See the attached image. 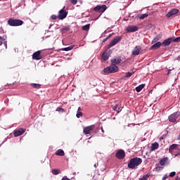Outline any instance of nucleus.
<instances>
[{
	"label": "nucleus",
	"mask_w": 180,
	"mask_h": 180,
	"mask_svg": "<svg viewBox=\"0 0 180 180\" xmlns=\"http://www.w3.org/2000/svg\"><path fill=\"white\" fill-rule=\"evenodd\" d=\"M112 65L110 67L105 68L103 71L105 74H112L117 72L119 71V67L117 66V64L122 63V58H113L111 60Z\"/></svg>",
	"instance_id": "obj_1"
},
{
	"label": "nucleus",
	"mask_w": 180,
	"mask_h": 180,
	"mask_svg": "<svg viewBox=\"0 0 180 180\" xmlns=\"http://www.w3.org/2000/svg\"><path fill=\"white\" fill-rule=\"evenodd\" d=\"M141 162H143V160L139 157L131 158L128 162V168H130V169H136Z\"/></svg>",
	"instance_id": "obj_2"
},
{
	"label": "nucleus",
	"mask_w": 180,
	"mask_h": 180,
	"mask_svg": "<svg viewBox=\"0 0 180 180\" xmlns=\"http://www.w3.org/2000/svg\"><path fill=\"white\" fill-rule=\"evenodd\" d=\"M8 25L12 27L22 26L24 22L22 20L10 18L8 22Z\"/></svg>",
	"instance_id": "obj_3"
},
{
	"label": "nucleus",
	"mask_w": 180,
	"mask_h": 180,
	"mask_svg": "<svg viewBox=\"0 0 180 180\" xmlns=\"http://www.w3.org/2000/svg\"><path fill=\"white\" fill-rule=\"evenodd\" d=\"M180 117V111H177L176 112H174L173 114H171L169 117V122L171 123H175L176 122V119Z\"/></svg>",
	"instance_id": "obj_4"
},
{
	"label": "nucleus",
	"mask_w": 180,
	"mask_h": 180,
	"mask_svg": "<svg viewBox=\"0 0 180 180\" xmlns=\"http://www.w3.org/2000/svg\"><path fill=\"white\" fill-rule=\"evenodd\" d=\"M67 15H68V12L65 11V7H63L58 14V19H60V20H63L67 18Z\"/></svg>",
	"instance_id": "obj_5"
},
{
	"label": "nucleus",
	"mask_w": 180,
	"mask_h": 180,
	"mask_svg": "<svg viewBox=\"0 0 180 180\" xmlns=\"http://www.w3.org/2000/svg\"><path fill=\"white\" fill-rule=\"evenodd\" d=\"M107 9L108 6H106V5H98L94 8L93 11H94V12H98V13H103V12H105V11H106Z\"/></svg>",
	"instance_id": "obj_6"
},
{
	"label": "nucleus",
	"mask_w": 180,
	"mask_h": 180,
	"mask_svg": "<svg viewBox=\"0 0 180 180\" xmlns=\"http://www.w3.org/2000/svg\"><path fill=\"white\" fill-rule=\"evenodd\" d=\"M122 37L117 36L110 42V44L108 46V49H110V47H113V46H116L119 41H121Z\"/></svg>",
	"instance_id": "obj_7"
},
{
	"label": "nucleus",
	"mask_w": 180,
	"mask_h": 180,
	"mask_svg": "<svg viewBox=\"0 0 180 180\" xmlns=\"http://www.w3.org/2000/svg\"><path fill=\"white\" fill-rule=\"evenodd\" d=\"M116 158L118 160H123L126 157V153L122 149L119 150L115 154Z\"/></svg>",
	"instance_id": "obj_8"
},
{
	"label": "nucleus",
	"mask_w": 180,
	"mask_h": 180,
	"mask_svg": "<svg viewBox=\"0 0 180 180\" xmlns=\"http://www.w3.org/2000/svg\"><path fill=\"white\" fill-rule=\"evenodd\" d=\"M43 56H41V51H37L32 54V60H41Z\"/></svg>",
	"instance_id": "obj_9"
},
{
	"label": "nucleus",
	"mask_w": 180,
	"mask_h": 180,
	"mask_svg": "<svg viewBox=\"0 0 180 180\" xmlns=\"http://www.w3.org/2000/svg\"><path fill=\"white\" fill-rule=\"evenodd\" d=\"M94 129H95V126L94 124L90 125L83 129V133H84V134H90L91 131H92Z\"/></svg>",
	"instance_id": "obj_10"
},
{
	"label": "nucleus",
	"mask_w": 180,
	"mask_h": 180,
	"mask_svg": "<svg viewBox=\"0 0 180 180\" xmlns=\"http://www.w3.org/2000/svg\"><path fill=\"white\" fill-rule=\"evenodd\" d=\"M141 51V46L140 45L136 46L132 50V56H139Z\"/></svg>",
	"instance_id": "obj_11"
},
{
	"label": "nucleus",
	"mask_w": 180,
	"mask_h": 180,
	"mask_svg": "<svg viewBox=\"0 0 180 180\" xmlns=\"http://www.w3.org/2000/svg\"><path fill=\"white\" fill-rule=\"evenodd\" d=\"M179 10L178 8H173L166 15V18H171V16L176 15V13H179Z\"/></svg>",
	"instance_id": "obj_12"
},
{
	"label": "nucleus",
	"mask_w": 180,
	"mask_h": 180,
	"mask_svg": "<svg viewBox=\"0 0 180 180\" xmlns=\"http://www.w3.org/2000/svg\"><path fill=\"white\" fill-rule=\"evenodd\" d=\"M25 131H26V130L23 128H20L18 130H15L14 131V137H19V136H22Z\"/></svg>",
	"instance_id": "obj_13"
},
{
	"label": "nucleus",
	"mask_w": 180,
	"mask_h": 180,
	"mask_svg": "<svg viewBox=\"0 0 180 180\" xmlns=\"http://www.w3.org/2000/svg\"><path fill=\"white\" fill-rule=\"evenodd\" d=\"M137 30H139V27L134 25L129 26L127 28V32H128L129 33H133L134 32H137Z\"/></svg>",
	"instance_id": "obj_14"
},
{
	"label": "nucleus",
	"mask_w": 180,
	"mask_h": 180,
	"mask_svg": "<svg viewBox=\"0 0 180 180\" xmlns=\"http://www.w3.org/2000/svg\"><path fill=\"white\" fill-rule=\"evenodd\" d=\"M171 43H172V37H169L164 40V41L162 43V46H163V47H167L169 46Z\"/></svg>",
	"instance_id": "obj_15"
},
{
	"label": "nucleus",
	"mask_w": 180,
	"mask_h": 180,
	"mask_svg": "<svg viewBox=\"0 0 180 180\" xmlns=\"http://www.w3.org/2000/svg\"><path fill=\"white\" fill-rule=\"evenodd\" d=\"M178 150V144L176 143H174L169 147V153H170V154H172V153H174V150Z\"/></svg>",
	"instance_id": "obj_16"
},
{
	"label": "nucleus",
	"mask_w": 180,
	"mask_h": 180,
	"mask_svg": "<svg viewBox=\"0 0 180 180\" xmlns=\"http://www.w3.org/2000/svg\"><path fill=\"white\" fill-rule=\"evenodd\" d=\"M161 46H162V44H161V42L158 41V42L155 43V44H153L150 47V50H157V49H160V47H161Z\"/></svg>",
	"instance_id": "obj_17"
},
{
	"label": "nucleus",
	"mask_w": 180,
	"mask_h": 180,
	"mask_svg": "<svg viewBox=\"0 0 180 180\" xmlns=\"http://www.w3.org/2000/svg\"><path fill=\"white\" fill-rule=\"evenodd\" d=\"M168 162V158H163L160 160V165L164 167Z\"/></svg>",
	"instance_id": "obj_18"
},
{
	"label": "nucleus",
	"mask_w": 180,
	"mask_h": 180,
	"mask_svg": "<svg viewBox=\"0 0 180 180\" xmlns=\"http://www.w3.org/2000/svg\"><path fill=\"white\" fill-rule=\"evenodd\" d=\"M8 42L5 40V38H3L0 36V46H2V44H4L6 49H8Z\"/></svg>",
	"instance_id": "obj_19"
},
{
	"label": "nucleus",
	"mask_w": 180,
	"mask_h": 180,
	"mask_svg": "<svg viewBox=\"0 0 180 180\" xmlns=\"http://www.w3.org/2000/svg\"><path fill=\"white\" fill-rule=\"evenodd\" d=\"M56 155L64 157V155H65V153H64V150H63V149H59L56 152Z\"/></svg>",
	"instance_id": "obj_20"
},
{
	"label": "nucleus",
	"mask_w": 180,
	"mask_h": 180,
	"mask_svg": "<svg viewBox=\"0 0 180 180\" xmlns=\"http://www.w3.org/2000/svg\"><path fill=\"white\" fill-rule=\"evenodd\" d=\"M101 58H102V60H103L104 61H106L107 60L109 59V53H108L107 52H104V53L102 54Z\"/></svg>",
	"instance_id": "obj_21"
},
{
	"label": "nucleus",
	"mask_w": 180,
	"mask_h": 180,
	"mask_svg": "<svg viewBox=\"0 0 180 180\" xmlns=\"http://www.w3.org/2000/svg\"><path fill=\"white\" fill-rule=\"evenodd\" d=\"M158 147H160V144H158V143L155 142V143H152L151 144L152 151H154V150H157V148H158Z\"/></svg>",
	"instance_id": "obj_22"
},
{
	"label": "nucleus",
	"mask_w": 180,
	"mask_h": 180,
	"mask_svg": "<svg viewBox=\"0 0 180 180\" xmlns=\"http://www.w3.org/2000/svg\"><path fill=\"white\" fill-rule=\"evenodd\" d=\"M60 32L63 34L67 33V32H70V27L66 26V27H63V28H60Z\"/></svg>",
	"instance_id": "obj_23"
},
{
	"label": "nucleus",
	"mask_w": 180,
	"mask_h": 180,
	"mask_svg": "<svg viewBox=\"0 0 180 180\" xmlns=\"http://www.w3.org/2000/svg\"><path fill=\"white\" fill-rule=\"evenodd\" d=\"M30 85L32 88H35V89H40L41 88V84H40L32 83Z\"/></svg>",
	"instance_id": "obj_24"
},
{
	"label": "nucleus",
	"mask_w": 180,
	"mask_h": 180,
	"mask_svg": "<svg viewBox=\"0 0 180 180\" xmlns=\"http://www.w3.org/2000/svg\"><path fill=\"white\" fill-rule=\"evenodd\" d=\"M144 86H146V84H142L136 87V92H141V91L143 89V88H144Z\"/></svg>",
	"instance_id": "obj_25"
},
{
	"label": "nucleus",
	"mask_w": 180,
	"mask_h": 180,
	"mask_svg": "<svg viewBox=\"0 0 180 180\" xmlns=\"http://www.w3.org/2000/svg\"><path fill=\"white\" fill-rule=\"evenodd\" d=\"M162 37L161 35H158L156 36L152 41V44H154V43H157V41H158V40H161V38Z\"/></svg>",
	"instance_id": "obj_26"
},
{
	"label": "nucleus",
	"mask_w": 180,
	"mask_h": 180,
	"mask_svg": "<svg viewBox=\"0 0 180 180\" xmlns=\"http://www.w3.org/2000/svg\"><path fill=\"white\" fill-rule=\"evenodd\" d=\"M139 19H146V18H148V14L145 13V14H141L138 15Z\"/></svg>",
	"instance_id": "obj_27"
},
{
	"label": "nucleus",
	"mask_w": 180,
	"mask_h": 180,
	"mask_svg": "<svg viewBox=\"0 0 180 180\" xmlns=\"http://www.w3.org/2000/svg\"><path fill=\"white\" fill-rule=\"evenodd\" d=\"M172 41H174V43H179L180 37H176V38L175 37H172Z\"/></svg>",
	"instance_id": "obj_28"
},
{
	"label": "nucleus",
	"mask_w": 180,
	"mask_h": 180,
	"mask_svg": "<svg viewBox=\"0 0 180 180\" xmlns=\"http://www.w3.org/2000/svg\"><path fill=\"white\" fill-rule=\"evenodd\" d=\"M51 172L53 175H58V174H60V169H53L51 170Z\"/></svg>",
	"instance_id": "obj_29"
},
{
	"label": "nucleus",
	"mask_w": 180,
	"mask_h": 180,
	"mask_svg": "<svg viewBox=\"0 0 180 180\" xmlns=\"http://www.w3.org/2000/svg\"><path fill=\"white\" fill-rule=\"evenodd\" d=\"M90 27H91V24H87L86 25H84L82 27V30H84L85 32H86V30H88Z\"/></svg>",
	"instance_id": "obj_30"
},
{
	"label": "nucleus",
	"mask_w": 180,
	"mask_h": 180,
	"mask_svg": "<svg viewBox=\"0 0 180 180\" xmlns=\"http://www.w3.org/2000/svg\"><path fill=\"white\" fill-rule=\"evenodd\" d=\"M74 49V46H70L68 47L64 48L63 51H70Z\"/></svg>",
	"instance_id": "obj_31"
},
{
	"label": "nucleus",
	"mask_w": 180,
	"mask_h": 180,
	"mask_svg": "<svg viewBox=\"0 0 180 180\" xmlns=\"http://www.w3.org/2000/svg\"><path fill=\"white\" fill-rule=\"evenodd\" d=\"M76 116H77V119H79V117H82V116H83L82 112L77 111Z\"/></svg>",
	"instance_id": "obj_32"
},
{
	"label": "nucleus",
	"mask_w": 180,
	"mask_h": 180,
	"mask_svg": "<svg viewBox=\"0 0 180 180\" xmlns=\"http://www.w3.org/2000/svg\"><path fill=\"white\" fill-rule=\"evenodd\" d=\"M134 74V72H128L125 74V78H130V77H131V75H133Z\"/></svg>",
	"instance_id": "obj_33"
},
{
	"label": "nucleus",
	"mask_w": 180,
	"mask_h": 180,
	"mask_svg": "<svg viewBox=\"0 0 180 180\" xmlns=\"http://www.w3.org/2000/svg\"><path fill=\"white\" fill-rule=\"evenodd\" d=\"M56 112H62V113H63V112H65V110H64V108L58 107V108H56Z\"/></svg>",
	"instance_id": "obj_34"
},
{
	"label": "nucleus",
	"mask_w": 180,
	"mask_h": 180,
	"mask_svg": "<svg viewBox=\"0 0 180 180\" xmlns=\"http://www.w3.org/2000/svg\"><path fill=\"white\" fill-rule=\"evenodd\" d=\"M112 37V34H109L105 39H104L103 40V43H105V41H106L107 40H109V39H110Z\"/></svg>",
	"instance_id": "obj_35"
},
{
	"label": "nucleus",
	"mask_w": 180,
	"mask_h": 180,
	"mask_svg": "<svg viewBox=\"0 0 180 180\" xmlns=\"http://www.w3.org/2000/svg\"><path fill=\"white\" fill-rule=\"evenodd\" d=\"M70 2L72 4V5H77L78 0H70Z\"/></svg>",
	"instance_id": "obj_36"
},
{
	"label": "nucleus",
	"mask_w": 180,
	"mask_h": 180,
	"mask_svg": "<svg viewBox=\"0 0 180 180\" xmlns=\"http://www.w3.org/2000/svg\"><path fill=\"white\" fill-rule=\"evenodd\" d=\"M119 108V105H115L114 107H113V108H112V110H115V112H117V108Z\"/></svg>",
	"instance_id": "obj_37"
},
{
	"label": "nucleus",
	"mask_w": 180,
	"mask_h": 180,
	"mask_svg": "<svg viewBox=\"0 0 180 180\" xmlns=\"http://www.w3.org/2000/svg\"><path fill=\"white\" fill-rule=\"evenodd\" d=\"M51 19H52V20H56L57 19V15H52L51 16Z\"/></svg>",
	"instance_id": "obj_38"
},
{
	"label": "nucleus",
	"mask_w": 180,
	"mask_h": 180,
	"mask_svg": "<svg viewBox=\"0 0 180 180\" xmlns=\"http://www.w3.org/2000/svg\"><path fill=\"white\" fill-rule=\"evenodd\" d=\"M176 172H171V173L169 174L170 178H173V176H174V175H176Z\"/></svg>",
	"instance_id": "obj_39"
},
{
	"label": "nucleus",
	"mask_w": 180,
	"mask_h": 180,
	"mask_svg": "<svg viewBox=\"0 0 180 180\" xmlns=\"http://www.w3.org/2000/svg\"><path fill=\"white\" fill-rule=\"evenodd\" d=\"M162 169V167L158 166L155 167V171H161Z\"/></svg>",
	"instance_id": "obj_40"
},
{
	"label": "nucleus",
	"mask_w": 180,
	"mask_h": 180,
	"mask_svg": "<svg viewBox=\"0 0 180 180\" xmlns=\"http://www.w3.org/2000/svg\"><path fill=\"white\" fill-rule=\"evenodd\" d=\"M61 180H71V179H70L68 177L65 176L63 177V179Z\"/></svg>",
	"instance_id": "obj_41"
},
{
	"label": "nucleus",
	"mask_w": 180,
	"mask_h": 180,
	"mask_svg": "<svg viewBox=\"0 0 180 180\" xmlns=\"http://www.w3.org/2000/svg\"><path fill=\"white\" fill-rule=\"evenodd\" d=\"M117 113H120V112H122V108H118L117 109Z\"/></svg>",
	"instance_id": "obj_42"
},
{
	"label": "nucleus",
	"mask_w": 180,
	"mask_h": 180,
	"mask_svg": "<svg viewBox=\"0 0 180 180\" xmlns=\"http://www.w3.org/2000/svg\"><path fill=\"white\" fill-rule=\"evenodd\" d=\"M167 178H168V176L165 175V176L162 177V180H166Z\"/></svg>",
	"instance_id": "obj_43"
},
{
	"label": "nucleus",
	"mask_w": 180,
	"mask_h": 180,
	"mask_svg": "<svg viewBox=\"0 0 180 180\" xmlns=\"http://www.w3.org/2000/svg\"><path fill=\"white\" fill-rule=\"evenodd\" d=\"M81 110H82V108H81V107H79L77 109V112H81Z\"/></svg>",
	"instance_id": "obj_44"
},
{
	"label": "nucleus",
	"mask_w": 180,
	"mask_h": 180,
	"mask_svg": "<svg viewBox=\"0 0 180 180\" xmlns=\"http://www.w3.org/2000/svg\"><path fill=\"white\" fill-rule=\"evenodd\" d=\"M175 180H180V176H177L175 179Z\"/></svg>",
	"instance_id": "obj_45"
},
{
	"label": "nucleus",
	"mask_w": 180,
	"mask_h": 180,
	"mask_svg": "<svg viewBox=\"0 0 180 180\" xmlns=\"http://www.w3.org/2000/svg\"><path fill=\"white\" fill-rule=\"evenodd\" d=\"M169 72H171V70H168L167 75H169Z\"/></svg>",
	"instance_id": "obj_46"
},
{
	"label": "nucleus",
	"mask_w": 180,
	"mask_h": 180,
	"mask_svg": "<svg viewBox=\"0 0 180 180\" xmlns=\"http://www.w3.org/2000/svg\"><path fill=\"white\" fill-rule=\"evenodd\" d=\"M53 26V24H51L49 29H51V27Z\"/></svg>",
	"instance_id": "obj_47"
},
{
	"label": "nucleus",
	"mask_w": 180,
	"mask_h": 180,
	"mask_svg": "<svg viewBox=\"0 0 180 180\" xmlns=\"http://www.w3.org/2000/svg\"><path fill=\"white\" fill-rule=\"evenodd\" d=\"M53 26V24H51L49 29H51V27Z\"/></svg>",
	"instance_id": "obj_48"
},
{
	"label": "nucleus",
	"mask_w": 180,
	"mask_h": 180,
	"mask_svg": "<svg viewBox=\"0 0 180 180\" xmlns=\"http://www.w3.org/2000/svg\"><path fill=\"white\" fill-rule=\"evenodd\" d=\"M53 26V24H51L49 29H51V27Z\"/></svg>",
	"instance_id": "obj_49"
},
{
	"label": "nucleus",
	"mask_w": 180,
	"mask_h": 180,
	"mask_svg": "<svg viewBox=\"0 0 180 180\" xmlns=\"http://www.w3.org/2000/svg\"><path fill=\"white\" fill-rule=\"evenodd\" d=\"M101 131H102L103 133L105 132V131H103V128L101 129Z\"/></svg>",
	"instance_id": "obj_50"
},
{
	"label": "nucleus",
	"mask_w": 180,
	"mask_h": 180,
	"mask_svg": "<svg viewBox=\"0 0 180 180\" xmlns=\"http://www.w3.org/2000/svg\"><path fill=\"white\" fill-rule=\"evenodd\" d=\"M95 168H96V164L94 165Z\"/></svg>",
	"instance_id": "obj_51"
}]
</instances>
